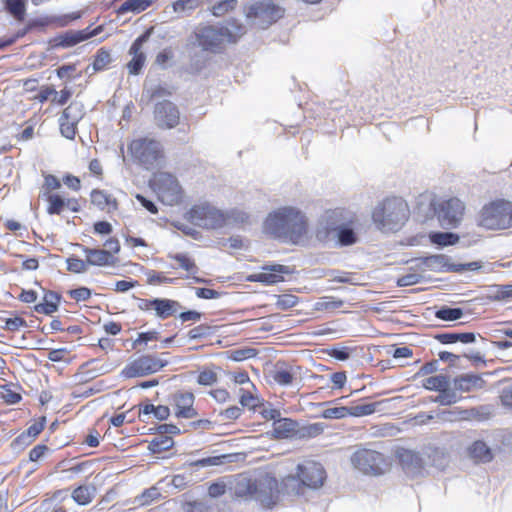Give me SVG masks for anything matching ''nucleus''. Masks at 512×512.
<instances>
[{
  "label": "nucleus",
  "instance_id": "1",
  "mask_svg": "<svg viewBox=\"0 0 512 512\" xmlns=\"http://www.w3.org/2000/svg\"><path fill=\"white\" fill-rule=\"evenodd\" d=\"M264 231L274 238L298 243L307 232V218L295 207H281L269 213L264 221Z\"/></svg>",
  "mask_w": 512,
  "mask_h": 512
},
{
  "label": "nucleus",
  "instance_id": "2",
  "mask_svg": "<svg viewBox=\"0 0 512 512\" xmlns=\"http://www.w3.org/2000/svg\"><path fill=\"white\" fill-rule=\"evenodd\" d=\"M234 495L245 501L259 502L263 507L275 504L278 494V481L269 474L258 478L239 475L233 487Z\"/></svg>",
  "mask_w": 512,
  "mask_h": 512
},
{
  "label": "nucleus",
  "instance_id": "3",
  "mask_svg": "<svg viewBox=\"0 0 512 512\" xmlns=\"http://www.w3.org/2000/svg\"><path fill=\"white\" fill-rule=\"evenodd\" d=\"M409 213V207L403 198L390 197L375 207L372 219L379 230L396 232L408 220Z\"/></svg>",
  "mask_w": 512,
  "mask_h": 512
},
{
  "label": "nucleus",
  "instance_id": "4",
  "mask_svg": "<svg viewBox=\"0 0 512 512\" xmlns=\"http://www.w3.org/2000/svg\"><path fill=\"white\" fill-rule=\"evenodd\" d=\"M246 29L237 20L228 21L226 27L205 26L197 33V39L204 50L216 52L225 41L235 42L245 34Z\"/></svg>",
  "mask_w": 512,
  "mask_h": 512
},
{
  "label": "nucleus",
  "instance_id": "5",
  "mask_svg": "<svg viewBox=\"0 0 512 512\" xmlns=\"http://www.w3.org/2000/svg\"><path fill=\"white\" fill-rule=\"evenodd\" d=\"M479 225L487 229H507L512 226V202L499 199L483 206Z\"/></svg>",
  "mask_w": 512,
  "mask_h": 512
},
{
  "label": "nucleus",
  "instance_id": "6",
  "mask_svg": "<svg viewBox=\"0 0 512 512\" xmlns=\"http://www.w3.org/2000/svg\"><path fill=\"white\" fill-rule=\"evenodd\" d=\"M132 157L146 169L159 164L163 157V149L159 141L148 138H139L131 142L128 147Z\"/></svg>",
  "mask_w": 512,
  "mask_h": 512
},
{
  "label": "nucleus",
  "instance_id": "7",
  "mask_svg": "<svg viewBox=\"0 0 512 512\" xmlns=\"http://www.w3.org/2000/svg\"><path fill=\"white\" fill-rule=\"evenodd\" d=\"M283 16V10L269 0L255 2L246 10L248 22L259 29H266Z\"/></svg>",
  "mask_w": 512,
  "mask_h": 512
},
{
  "label": "nucleus",
  "instance_id": "8",
  "mask_svg": "<svg viewBox=\"0 0 512 512\" xmlns=\"http://www.w3.org/2000/svg\"><path fill=\"white\" fill-rule=\"evenodd\" d=\"M187 219L195 226L204 229H217L226 226L225 213L209 205H195L187 212Z\"/></svg>",
  "mask_w": 512,
  "mask_h": 512
},
{
  "label": "nucleus",
  "instance_id": "9",
  "mask_svg": "<svg viewBox=\"0 0 512 512\" xmlns=\"http://www.w3.org/2000/svg\"><path fill=\"white\" fill-rule=\"evenodd\" d=\"M353 466L367 475H381L388 468V462L383 454L371 450H357L351 457Z\"/></svg>",
  "mask_w": 512,
  "mask_h": 512
},
{
  "label": "nucleus",
  "instance_id": "10",
  "mask_svg": "<svg viewBox=\"0 0 512 512\" xmlns=\"http://www.w3.org/2000/svg\"><path fill=\"white\" fill-rule=\"evenodd\" d=\"M154 190L158 198L166 205L178 204L182 199V188L175 176L167 172L155 175Z\"/></svg>",
  "mask_w": 512,
  "mask_h": 512
},
{
  "label": "nucleus",
  "instance_id": "11",
  "mask_svg": "<svg viewBox=\"0 0 512 512\" xmlns=\"http://www.w3.org/2000/svg\"><path fill=\"white\" fill-rule=\"evenodd\" d=\"M434 213L443 227L455 228L461 222L465 205L458 198H450L439 203L432 202Z\"/></svg>",
  "mask_w": 512,
  "mask_h": 512
},
{
  "label": "nucleus",
  "instance_id": "12",
  "mask_svg": "<svg viewBox=\"0 0 512 512\" xmlns=\"http://www.w3.org/2000/svg\"><path fill=\"white\" fill-rule=\"evenodd\" d=\"M417 267H423V270L434 272H462L474 271L480 268L478 262H470L466 264H453L451 258L447 255L437 254L417 260Z\"/></svg>",
  "mask_w": 512,
  "mask_h": 512
},
{
  "label": "nucleus",
  "instance_id": "13",
  "mask_svg": "<svg viewBox=\"0 0 512 512\" xmlns=\"http://www.w3.org/2000/svg\"><path fill=\"white\" fill-rule=\"evenodd\" d=\"M167 360L161 359L153 355L141 356L122 370V375L125 378L143 377L158 372L167 365Z\"/></svg>",
  "mask_w": 512,
  "mask_h": 512
},
{
  "label": "nucleus",
  "instance_id": "14",
  "mask_svg": "<svg viewBox=\"0 0 512 512\" xmlns=\"http://www.w3.org/2000/svg\"><path fill=\"white\" fill-rule=\"evenodd\" d=\"M297 478L304 486L316 489L323 485L326 473L320 463L306 461L297 466Z\"/></svg>",
  "mask_w": 512,
  "mask_h": 512
},
{
  "label": "nucleus",
  "instance_id": "15",
  "mask_svg": "<svg viewBox=\"0 0 512 512\" xmlns=\"http://www.w3.org/2000/svg\"><path fill=\"white\" fill-rule=\"evenodd\" d=\"M155 119L161 128L171 129L178 125L180 113L175 104L164 100L155 106Z\"/></svg>",
  "mask_w": 512,
  "mask_h": 512
},
{
  "label": "nucleus",
  "instance_id": "16",
  "mask_svg": "<svg viewBox=\"0 0 512 512\" xmlns=\"http://www.w3.org/2000/svg\"><path fill=\"white\" fill-rule=\"evenodd\" d=\"M399 463L404 472L412 477L421 475L426 462L418 452L409 449H400L397 452Z\"/></svg>",
  "mask_w": 512,
  "mask_h": 512
},
{
  "label": "nucleus",
  "instance_id": "17",
  "mask_svg": "<svg viewBox=\"0 0 512 512\" xmlns=\"http://www.w3.org/2000/svg\"><path fill=\"white\" fill-rule=\"evenodd\" d=\"M290 273H292L290 267L281 264H274L264 266L261 272L249 276L248 280L265 284H276L284 281L283 274Z\"/></svg>",
  "mask_w": 512,
  "mask_h": 512
},
{
  "label": "nucleus",
  "instance_id": "18",
  "mask_svg": "<svg viewBox=\"0 0 512 512\" xmlns=\"http://www.w3.org/2000/svg\"><path fill=\"white\" fill-rule=\"evenodd\" d=\"M150 31L148 30L143 35L139 36L131 45L129 49V53L133 56L131 61L127 64V68L130 74L137 75L140 73L146 56L143 52H141V47L144 42H146L149 38Z\"/></svg>",
  "mask_w": 512,
  "mask_h": 512
},
{
  "label": "nucleus",
  "instance_id": "19",
  "mask_svg": "<svg viewBox=\"0 0 512 512\" xmlns=\"http://www.w3.org/2000/svg\"><path fill=\"white\" fill-rule=\"evenodd\" d=\"M173 401L177 408L176 417L190 419L197 416V411L193 408V393L178 391L173 395Z\"/></svg>",
  "mask_w": 512,
  "mask_h": 512
},
{
  "label": "nucleus",
  "instance_id": "20",
  "mask_svg": "<svg viewBox=\"0 0 512 512\" xmlns=\"http://www.w3.org/2000/svg\"><path fill=\"white\" fill-rule=\"evenodd\" d=\"M484 416L483 407L480 408H469L463 409L461 407H454L450 410H444L441 412V418L444 421L454 422L461 420H480Z\"/></svg>",
  "mask_w": 512,
  "mask_h": 512
},
{
  "label": "nucleus",
  "instance_id": "21",
  "mask_svg": "<svg viewBox=\"0 0 512 512\" xmlns=\"http://www.w3.org/2000/svg\"><path fill=\"white\" fill-rule=\"evenodd\" d=\"M455 390L460 392H471L485 387L486 381L480 374H461L453 379Z\"/></svg>",
  "mask_w": 512,
  "mask_h": 512
},
{
  "label": "nucleus",
  "instance_id": "22",
  "mask_svg": "<svg viewBox=\"0 0 512 512\" xmlns=\"http://www.w3.org/2000/svg\"><path fill=\"white\" fill-rule=\"evenodd\" d=\"M100 32V28L94 29L90 33H86L85 30L82 31H68L63 35H60L55 39L56 47H71L82 41L89 39L92 36L98 35Z\"/></svg>",
  "mask_w": 512,
  "mask_h": 512
},
{
  "label": "nucleus",
  "instance_id": "23",
  "mask_svg": "<svg viewBox=\"0 0 512 512\" xmlns=\"http://www.w3.org/2000/svg\"><path fill=\"white\" fill-rule=\"evenodd\" d=\"M88 265L106 266L114 263V256L104 249H93L82 246Z\"/></svg>",
  "mask_w": 512,
  "mask_h": 512
},
{
  "label": "nucleus",
  "instance_id": "24",
  "mask_svg": "<svg viewBox=\"0 0 512 512\" xmlns=\"http://www.w3.org/2000/svg\"><path fill=\"white\" fill-rule=\"evenodd\" d=\"M423 453L429 460V463L439 470L445 469L449 463V454L444 448L427 445L424 447Z\"/></svg>",
  "mask_w": 512,
  "mask_h": 512
},
{
  "label": "nucleus",
  "instance_id": "25",
  "mask_svg": "<svg viewBox=\"0 0 512 512\" xmlns=\"http://www.w3.org/2000/svg\"><path fill=\"white\" fill-rule=\"evenodd\" d=\"M153 304L156 316L161 319H166L170 316L176 315V313L182 308L178 301L166 298H154Z\"/></svg>",
  "mask_w": 512,
  "mask_h": 512
},
{
  "label": "nucleus",
  "instance_id": "26",
  "mask_svg": "<svg viewBox=\"0 0 512 512\" xmlns=\"http://www.w3.org/2000/svg\"><path fill=\"white\" fill-rule=\"evenodd\" d=\"M343 224V211L340 209L327 211L321 219L326 235H333Z\"/></svg>",
  "mask_w": 512,
  "mask_h": 512
},
{
  "label": "nucleus",
  "instance_id": "27",
  "mask_svg": "<svg viewBox=\"0 0 512 512\" xmlns=\"http://www.w3.org/2000/svg\"><path fill=\"white\" fill-rule=\"evenodd\" d=\"M96 486L94 484H83L76 487L72 493L71 498L81 506L90 504L96 496Z\"/></svg>",
  "mask_w": 512,
  "mask_h": 512
},
{
  "label": "nucleus",
  "instance_id": "28",
  "mask_svg": "<svg viewBox=\"0 0 512 512\" xmlns=\"http://www.w3.org/2000/svg\"><path fill=\"white\" fill-rule=\"evenodd\" d=\"M299 370V366L277 365L273 373V379L280 385H290L297 378Z\"/></svg>",
  "mask_w": 512,
  "mask_h": 512
},
{
  "label": "nucleus",
  "instance_id": "29",
  "mask_svg": "<svg viewBox=\"0 0 512 512\" xmlns=\"http://www.w3.org/2000/svg\"><path fill=\"white\" fill-rule=\"evenodd\" d=\"M60 295L53 291H48L44 295L42 303L34 306V311L40 314L51 315L58 310Z\"/></svg>",
  "mask_w": 512,
  "mask_h": 512
},
{
  "label": "nucleus",
  "instance_id": "30",
  "mask_svg": "<svg viewBox=\"0 0 512 512\" xmlns=\"http://www.w3.org/2000/svg\"><path fill=\"white\" fill-rule=\"evenodd\" d=\"M469 456L475 462L487 463L493 459L491 449L483 441H475L468 449Z\"/></svg>",
  "mask_w": 512,
  "mask_h": 512
},
{
  "label": "nucleus",
  "instance_id": "31",
  "mask_svg": "<svg viewBox=\"0 0 512 512\" xmlns=\"http://www.w3.org/2000/svg\"><path fill=\"white\" fill-rule=\"evenodd\" d=\"M91 202L95 206H97L99 209L104 210L108 208L116 210L117 209V201L115 198H113L111 195L107 194L103 190L94 189L92 190L91 194Z\"/></svg>",
  "mask_w": 512,
  "mask_h": 512
},
{
  "label": "nucleus",
  "instance_id": "32",
  "mask_svg": "<svg viewBox=\"0 0 512 512\" xmlns=\"http://www.w3.org/2000/svg\"><path fill=\"white\" fill-rule=\"evenodd\" d=\"M450 386V378L447 375H436L428 377L423 382V387L427 390L443 391Z\"/></svg>",
  "mask_w": 512,
  "mask_h": 512
},
{
  "label": "nucleus",
  "instance_id": "33",
  "mask_svg": "<svg viewBox=\"0 0 512 512\" xmlns=\"http://www.w3.org/2000/svg\"><path fill=\"white\" fill-rule=\"evenodd\" d=\"M333 237H336L342 246L352 245L357 241L354 229L345 223L333 234Z\"/></svg>",
  "mask_w": 512,
  "mask_h": 512
},
{
  "label": "nucleus",
  "instance_id": "34",
  "mask_svg": "<svg viewBox=\"0 0 512 512\" xmlns=\"http://www.w3.org/2000/svg\"><path fill=\"white\" fill-rule=\"evenodd\" d=\"M111 60L109 51L101 48L97 51L92 65L87 67L86 72L88 73L90 68H92V73L102 71L110 64Z\"/></svg>",
  "mask_w": 512,
  "mask_h": 512
},
{
  "label": "nucleus",
  "instance_id": "35",
  "mask_svg": "<svg viewBox=\"0 0 512 512\" xmlns=\"http://www.w3.org/2000/svg\"><path fill=\"white\" fill-rule=\"evenodd\" d=\"M151 4L152 0H127L118 8V13H140L146 10Z\"/></svg>",
  "mask_w": 512,
  "mask_h": 512
},
{
  "label": "nucleus",
  "instance_id": "36",
  "mask_svg": "<svg viewBox=\"0 0 512 512\" xmlns=\"http://www.w3.org/2000/svg\"><path fill=\"white\" fill-rule=\"evenodd\" d=\"M84 114V105L81 102L74 101L64 109L61 117L64 118V120L78 123L83 118Z\"/></svg>",
  "mask_w": 512,
  "mask_h": 512
},
{
  "label": "nucleus",
  "instance_id": "37",
  "mask_svg": "<svg viewBox=\"0 0 512 512\" xmlns=\"http://www.w3.org/2000/svg\"><path fill=\"white\" fill-rule=\"evenodd\" d=\"M173 445L174 440L170 436L159 435L149 442L148 448L153 454H157L169 450Z\"/></svg>",
  "mask_w": 512,
  "mask_h": 512
},
{
  "label": "nucleus",
  "instance_id": "38",
  "mask_svg": "<svg viewBox=\"0 0 512 512\" xmlns=\"http://www.w3.org/2000/svg\"><path fill=\"white\" fill-rule=\"evenodd\" d=\"M5 9L17 20L23 21L26 7L23 0H4Z\"/></svg>",
  "mask_w": 512,
  "mask_h": 512
},
{
  "label": "nucleus",
  "instance_id": "39",
  "mask_svg": "<svg viewBox=\"0 0 512 512\" xmlns=\"http://www.w3.org/2000/svg\"><path fill=\"white\" fill-rule=\"evenodd\" d=\"M432 243L439 246L454 245L459 241V236L452 232H436L430 235Z\"/></svg>",
  "mask_w": 512,
  "mask_h": 512
},
{
  "label": "nucleus",
  "instance_id": "40",
  "mask_svg": "<svg viewBox=\"0 0 512 512\" xmlns=\"http://www.w3.org/2000/svg\"><path fill=\"white\" fill-rule=\"evenodd\" d=\"M435 316L443 321H454L463 316V310L461 308L442 306L435 312Z\"/></svg>",
  "mask_w": 512,
  "mask_h": 512
},
{
  "label": "nucleus",
  "instance_id": "41",
  "mask_svg": "<svg viewBox=\"0 0 512 512\" xmlns=\"http://www.w3.org/2000/svg\"><path fill=\"white\" fill-rule=\"evenodd\" d=\"M343 305V300L337 299L332 296H325L320 298L319 301L316 302L315 308L317 310L334 311L336 309L341 308Z\"/></svg>",
  "mask_w": 512,
  "mask_h": 512
},
{
  "label": "nucleus",
  "instance_id": "42",
  "mask_svg": "<svg viewBox=\"0 0 512 512\" xmlns=\"http://www.w3.org/2000/svg\"><path fill=\"white\" fill-rule=\"evenodd\" d=\"M226 225H244L249 221V215L239 209H232L225 213Z\"/></svg>",
  "mask_w": 512,
  "mask_h": 512
},
{
  "label": "nucleus",
  "instance_id": "43",
  "mask_svg": "<svg viewBox=\"0 0 512 512\" xmlns=\"http://www.w3.org/2000/svg\"><path fill=\"white\" fill-rule=\"evenodd\" d=\"M237 0H222L211 7V12L216 17L224 16L226 13L233 11L237 6Z\"/></svg>",
  "mask_w": 512,
  "mask_h": 512
},
{
  "label": "nucleus",
  "instance_id": "44",
  "mask_svg": "<svg viewBox=\"0 0 512 512\" xmlns=\"http://www.w3.org/2000/svg\"><path fill=\"white\" fill-rule=\"evenodd\" d=\"M47 200L49 202L47 212L50 215L60 214L66 206L67 202L65 199H63L61 196L57 194L48 195Z\"/></svg>",
  "mask_w": 512,
  "mask_h": 512
},
{
  "label": "nucleus",
  "instance_id": "45",
  "mask_svg": "<svg viewBox=\"0 0 512 512\" xmlns=\"http://www.w3.org/2000/svg\"><path fill=\"white\" fill-rule=\"evenodd\" d=\"M325 430V424L321 422L312 423L301 427L298 431L302 437L314 438L322 434Z\"/></svg>",
  "mask_w": 512,
  "mask_h": 512
},
{
  "label": "nucleus",
  "instance_id": "46",
  "mask_svg": "<svg viewBox=\"0 0 512 512\" xmlns=\"http://www.w3.org/2000/svg\"><path fill=\"white\" fill-rule=\"evenodd\" d=\"M378 403H368L362 405H356L352 407H348L349 414L354 417H361L366 415H371L376 411Z\"/></svg>",
  "mask_w": 512,
  "mask_h": 512
},
{
  "label": "nucleus",
  "instance_id": "47",
  "mask_svg": "<svg viewBox=\"0 0 512 512\" xmlns=\"http://www.w3.org/2000/svg\"><path fill=\"white\" fill-rule=\"evenodd\" d=\"M275 305L280 310H287L294 307L298 303V297L292 294L275 295Z\"/></svg>",
  "mask_w": 512,
  "mask_h": 512
},
{
  "label": "nucleus",
  "instance_id": "48",
  "mask_svg": "<svg viewBox=\"0 0 512 512\" xmlns=\"http://www.w3.org/2000/svg\"><path fill=\"white\" fill-rule=\"evenodd\" d=\"M174 260H176L179 264V266L186 270L189 273L195 274L198 271V268L194 261L188 257L186 254H175L171 256Z\"/></svg>",
  "mask_w": 512,
  "mask_h": 512
},
{
  "label": "nucleus",
  "instance_id": "49",
  "mask_svg": "<svg viewBox=\"0 0 512 512\" xmlns=\"http://www.w3.org/2000/svg\"><path fill=\"white\" fill-rule=\"evenodd\" d=\"M88 268L87 260H82L75 257L67 259V270L73 273H85Z\"/></svg>",
  "mask_w": 512,
  "mask_h": 512
},
{
  "label": "nucleus",
  "instance_id": "50",
  "mask_svg": "<svg viewBox=\"0 0 512 512\" xmlns=\"http://www.w3.org/2000/svg\"><path fill=\"white\" fill-rule=\"evenodd\" d=\"M349 414L348 407L327 408L321 413L324 419H342Z\"/></svg>",
  "mask_w": 512,
  "mask_h": 512
},
{
  "label": "nucleus",
  "instance_id": "51",
  "mask_svg": "<svg viewBox=\"0 0 512 512\" xmlns=\"http://www.w3.org/2000/svg\"><path fill=\"white\" fill-rule=\"evenodd\" d=\"M2 398L8 404H17L21 401V394L12 389L10 385L2 386Z\"/></svg>",
  "mask_w": 512,
  "mask_h": 512
},
{
  "label": "nucleus",
  "instance_id": "52",
  "mask_svg": "<svg viewBox=\"0 0 512 512\" xmlns=\"http://www.w3.org/2000/svg\"><path fill=\"white\" fill-rule=\"evenodd\" d=\"M161 496L158 488L151 487L145 490L139 497L136 498V501L139 505H148L153 500L159 498Z\"/></svg>",
  "mask_w": 512,
  "mask_h": 512
},
{
  "label": "nucleus",
  "instance_id": "53",
  "mask_svg": "<svg viewBox=\"0 0 512 512\" xmlns=\"http://www.w3.org/2000/svg\"><path fill=\"white\" fill-rule=\"evenodd\" d=\"M59 121L61 134L67 139H74L77 123L70 120H64L62 117H60Z\"/></svg>",
  "mask_w": 512,
  "mask_h": 512
},
{
  "label": "nucleus",
  "instance_id": "54",
  "mask_svg": "<svg viewBox=\"0 0 512 512\" xmlns=\"http://www.w3.org/2000/svg\"><path fill=\"white\" fill-rule=\"evenodd\" d=\"M457 400L456 393L447 388L440 391V394L435 397L434 402L439 403L440 405H452L456 403Z\"/></svg>",
  "mask_w": 512,
  "mask_h": 512
},
{
  "label": "nucleus",
  "instance_id": "55",
  "mask_svg": "<svg viewBox=\"0 0 512 512\" xmlns=\"http://www.w3.org/2000/svg\"><path fill=\"white\" fill-rule=\"evenodd\" d=\"M46 418L41 417L37 422L33 423L27 429V435L22 434L18 437L19 440L24 439L25 437H30L34 439L37 435H39L45 427Z\"/></svg>",
  "mask_w": 512,
  "mask_h": 512
},
{
  "label": "nucleus",
  "instance_id": "56",
  "mask_svg": "<svg viewBox=\"0 0 512 512\" xmlns=\"http://www.w3.org/2000/svg\"><path fill=\"white\" fill-rule=\"evenodd\" d=\"M240 403L243 407L255 408L258 405V398L249 389H240Z\"/></svg>",
  "mask_w": 512,
  "mask_h": 512
},
{
  "label": "nucleus",
  "instance_id": "57",
  "mask_svg": "<svg viewBox=\"0 0 512 512\" xmlns=\"http://www.w3.org/2000/svg\"><path fill=\"white\" fill-rule=\"evenodd\" d=\"M422 280V275L418 273H408L397 279V286L405 287L418 284Z\"/></svg>",
  "mask_w": 512,
  "mask_h": 512
},
{
  "label": "nucleus",
  "instance_id": "58",
  "mask_svg": "<svg viewBox=\"0 0 512 512\" xmlns=\"http://www.w3.org/2000/svg\"><path fill=\"white\" fill-rule=\"evenodd\" d=\"M225 458V455L202 458L193 462L192 465L198 467L218 466L224 463Z\"/></svg>",
  "mask_w": 512,
  "mask_h": 512
},
{
  "label": "nucleus",
  "instance_id": "59",
  "mask_svg": "<svg viewBox=\"0 0 512 512\" xmlns=\"http://www.w3.org/2000/svg\"><path fill=\"white\" fill-rule=\"evenodd\" d=\"M158 337L159 333L155 330L139 333L133 342V348H137L141 344H147L149 341H155Z\"/></svg>",
  "mask_w": 512,
  "mask_h": 512
},
{
  "label": "nucleus",
  "instance_id": "60",
  "mask_svg": "<svg viewBox=\"0 0 512 512\" xmlns=\"http://www.w3.org/2000/svg\"><path fill=\"white\" fill-rule=\"evenodd\" d=\"M197 382L203 386H211L217 382V374L212 370H203L200 372Z\"/></svg>",
  "mask_w": 512,
  "mask_h": 512
},
{
  "label": "nucleus",
  "instance_id": "61",
  "mask_svg": "<svg viewBox=\"0 0 512 512\" xmlns=\"http://www.w3.org/2000/svg\"><path fill=\"white\" fill-rule=\"evenodd\" d=\"M211 334V327L205 324H201L197 327H194L191 329L188 333V336L190 339H200L204 338L206 336H209Z\"/></svg>",
  "mask_w": 512,
  "mask_h": 512
},
{
  "label": "nucleus",
  "instance_id": "62",
  "mask_svg": "<svg viewBox=\"0 0 512 512\" xmlns=\"http://www.w3.org/2000/svg\"><path fill=\"white\" fill-rule=\"evenodd\" d=\"M512 297V285H497L495 286V293L493 299L504 300Z\"/></svg>",
  "mask_w": 512,
  "mask_h": 512
},
{
  "label": "nucleus",
  "instance_id": "63",
  "mask_svg": "<svg viewBox=\"0 0 512 512\" xmlns=\"http://www.w3.org/2000/svg\"><path fill=\"white\" fill-rule=\"evenodd\" d=\"M226 492V484L220 480L210 484L208 488V494L212 498H218Z\"/></svg>",
  "mask_w": 512,
  "mask_h": 512
},
{
  "label": "nucleus",
  "instance_id": "64",
  "mask_svg": "<svg viewBox=\"0 0 512 512\" xmlns=\"http://www.w3.org/2000/svg\"><path fill=\"white\" fill-rule=\"evenodd\" d=\"M69 295L76 301H86L91 297V290L87 287H80L70 290Z\"/></svg>",
  "mask_w": 512,
  "mask_h": 512
}]
</instances>
